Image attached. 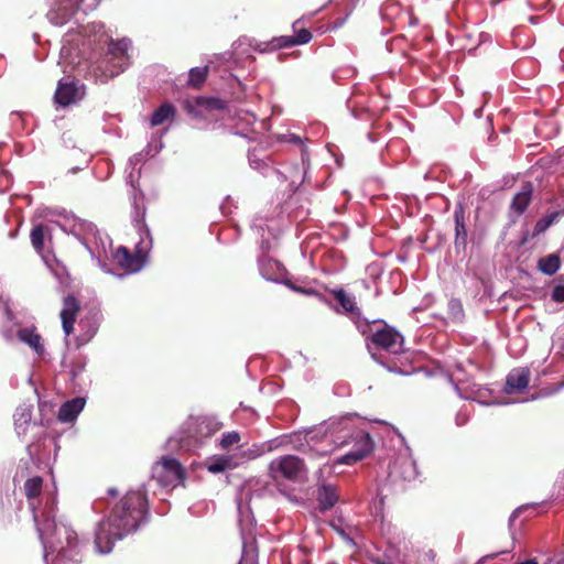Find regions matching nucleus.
Segmentation results:
<instances>
[{
    "instance_id": "nucleus-58",
    "label": "nucleus",
    "mask_w": 564,
    "mask_h": 564,
    "mask_svg": "<svg viewBox=\"0 0 564 564\" xmlns=\"http://www.w3.org/2000/svg\"><path fill=\"white\" fill-rule=\"evenodd\" d=\"M500 1H501V0H492V3H494V4H497V3H499Z\"/></svg>"
},
{
    "instance_id": "nucleus-35",
    "label": "nucleus",
    "mask_w": 564,
    "mask_h": 564,
    "mask_svg": "<svg viewBox=\"0 0 564 564\" xmlns=\"http://www.w3.org/2000/svg\"><path fill=\"white\" fill-rule=\"evenodd\" d=\"M402 470L400 471V477H402L406 481L414 480L417 477L416 464L411 458H404L401 462Z\"/></svg>"
},
{
    "instance_id": "nucleus-14",
    "label": "nucleus",
    "mask_w": 564,
    "mask_h": 564,
    "mask_svg": "<svg viewBox=\"0 0 564 564\" xmlns=\"http://www.w3.org/2000/svg\"><path fill=\"white\" fill-rule=\"evenodd\" d=\"M288 443L290 444V436L273 438L262 444H253L248 449L242 451L240 453V457L237 458L236 462H240V464H242L246 460L256 459L265 453L272 452L273 449H276Z\"/></svg>"
},
{
    "instance_id": "nucleus-57",
    "label": "nucleus",
    "mask_w": 564,
    "mask_h": 564,
    "mask_svg": "<svg viewBox=\"0 0 564 564\" xmlns=\"http://www.w3.org/2000/svg\"><path fill=\"white\" fill-rule=\"evenodd\" d=\"M238 511H239V514L241 516L242 514L241 505H238Z\"/></svg>"
},
{
    "instance_id": "nucleus-23",
    "label": "nucleus",
    "mask_w": 564,
    "mask_h": 564,
    "mask_svg": "<svg viewBox=\"0 0 564 564\" xmlns=\"http://www.w3.org/2000/svg\"><path fill=\"white\" fill-rule=\"evenodd\" d=\"M339 495L337 488L330 484H323L317 489V501L319 509L326 511L332 509L338 501Z\"/></svg>"
},
{
    "instance_id": "nucleus-30",
    "label": "nucleus",
    "mask_w": 564,
    "mask_h": 564,
    "mask_svg": "<svg viewBox=\"0 0 564 564\" xmlns=\"http://www.w3.org/2000/svg\"><path fill=\"white\" fill-rule=\"evenodd\" d=\"M333 293L344 312L352 314L359 312L354 296L347 294L344 290H335Z\"/></svg>"
},
{
    "instance_id": "nucleus-18",
    "label": "nucleus",
    "mask_w": 564,
    "mask_h": 564,
    "mask_svg": "<svg viewBox=\"0 0 564 564\" xmlns=\"http://www.w3.org/2000/svg\"><path fill=\"white\" fill-rule=\"evenodd\" d=\"M79 305L77 300L68 295L64 299L63 310L61 311L62 327L66 336L70 335L74 329V322L78 312Z\"/></svg>"
},
{
    "instance_id": "nucleus-53",
    "label": "nucleus",
    "mask_w": 564,
    "mask_h": 564,
    "mask_svg": "<svg viewBox=\"0 0 564 564\" xmlns=\"http://www.w3.org/2000/svg\"><path fill=\"white\" fill-rule=\"evenodd\" d=\"M108 495L109 496H116L117 495V489L116 488H109L108 489Z\"/></svg>"
},
{
    "instance_id": "nucleus-55",
    "label": "nucleus",
    "mask_w": 564,
    "mask_h": 564,
    "mask_svg": "<svg viewBox=\"0 0 564 564\" xmlns=\"http://www.w3.org/2000/svg\"><path fill=\"white\" fill-rule=\"evenodd\" d=\"M292 289H294V290H295V291H297V292H305V291H304L303 289H301V288H294V286H293Z\"/></svg>"
},
{
    "instance_id": "nucleus-59",
    "label": "nucleus",
    "mask_w": 564,
    "mask_h": 564,
    "mask_svg": "<svg viewBox=\"0 0 564 564\" xmlns=\"http://www.w3.org/2000/svg\"><path fill=\"white\" fill-rule=\"evenodd\" d=\"M187 109H188V111H192V108H191V106H189V102H187Z\"/></svg>"
},
{
    "instance_id": "nucleus-56",
    "label": "nucleus",
    "mask_w": 564,
    "mask_h": 564,
    "mask_svg": "<svg viewBox=\"0 0 564 564\" xmlns=\"http://www.w3.org/2000/svg\"><path fill=\"white\" fill-rule=\"evenodd\" d=\"M96 333V327L91 328L89 337H91Z\"/></svg>"
},
{
    "instance_id": "nucleus-7",
    "label": "nucleus",
    "mask_w": 564,
    "mask_h": 564,
    "mask_svg": "<svg viewBox=\"0 0 564 564\" xmlns=\"http://www.w3.org/2000/svg\"><path fill=\"white\" fill-rule=\"evenodd\" d=\"M86 0H52L47 11L48 21L57 26H63L73 19L78 22L77 15L95 8V3L86 4Z\"/></svg>"
},
{
    "instance_id": "nucleus-10",
    "label": "nucleus",
    "mask_w": 564,
    "mask_h": 564,
    "mask_svg": "<svg viewBox=\"0 0 564 564\" xmlns=\"http://www.w3.org/2000/svg\"><path fill=\"white\" fill-rule=\"evenodd\" d=\"M455 389L462 399L476 401L484 405H492V404L506 405V404L511 403V401L506 400V399H502V400L492 399L491 390L489 388L480 386L475 382L457 383L455 386Z\"/></svg>"
},
{
    "instance_id": "nucleus-15",
    "label": "nucleus",
    "mask_w": 564,
    "mask_h": 564,
    "mask_svg": "<svg viewBox=\"0 0 564 564\" xmlns=\"http://www.w3.org/2000/svg\"><path fill=\"white\" fill-rule=\"evenodd\" d=\"M380 14L382 20L389 22H402L408 18L411 25H415L417 23L415 18L403 12L401 4L394 0L386 1L380 8Z\"/></svg>"
},
{
    "instance_id": "nucleus-61",
    "label": "nucleus",
    "mask_w": 564,
    "mask_h": 564,
    "mask_svg": "<svg viewBox=\"0 0 564 564\" xmlns=\"http://www.w3.org/2000/svg\"><path fill=\"white\" fill-rule=\"evenodd\" d=\"M545 564H553V561H552V560H549V562H547V563H545Z\"/></svg>"
},
{
    "instance_id": "nucleus-50",
    "label": "nucleus",
    "mask_w": 564,
    "mask_h": 564,
    "mask_svg": "<svg viewBox=\"0 0 564 564\" xmlns=\"http://www.w3.org/2000/svg\"><path fill=\"white\" fill-rule=\"evenodd\" d=\"M492 557H495V554L484 556V557H481V558L477 562V564H484L488 558H492Z\"/></svg>"
},
{
    "instance_id": "nucleus-46",
    "label": "nucleus",
    "mask_w": 564,
    "mask_h": 564,
    "mask_svg": "<svg viewBox=\"0 0 564 564\" xmlns=\"http://www.w3.org/2000/svg\"><path fill=\"white\" fill-rule=\"evenodd\" d=\"M346 20H347V17H345L344 19H340V20H336V21H334V23H333V26H332V28H333L334 30H335V29H339V28H341V26L344 25V23H345V21H346Z\"/></svg>"
},
{
    "instance_id": "nucleus-12",
    "label": "nucleus",
    "mask_w": 564,
    "mask_h": 564,
    "mask_svg": "<svg viewBox=\"0 0 564 564\" xmlns=\"http://www.w3.org/2000/svg\"><path fill=\"white\" fill-rule=\"evenodd\" d=\"M131 47V41L122 39L119 41H111L109 43L108 53L111 56L110 63L112 68H109L110 76H116L122 73L130 63V56L128 54Z\"/></svg>"
},
{
    "instance_id": "nucleus-45",
    "label": "nucleus",
    "mask_w": 564,
    "mask_h": 564,
    "mask_svg": "<svg viewBox=\"0 0 564 564\" xmlns=\"http://www.w3.org/2000/svg\"><path fill=\"white\" fill-rule=\"evenodd\" d=\"M89 32L98 34L102 31L104 25L101 23H91L88 25Z\"/></svg>"
},
{
    "instance_id": "nucleus-42",
    "label": "nucleus",
    "mask_w": 564,
    "mask_h": 564,
    "mask_svg": "<svg viewBox=\"0 0 564 564\" xmlns=\"http://www.w3.org/2000/svg\"><path fill=\"white\" fill-rule=\"evenodd\" d=\"M469 417H470V411L466 406H463L456 413L455 423L457 426H463L469 421Z\"/></svg>"
},
{
    "instance_id": "nucleus-24",
    "label": "nucleus",
    "mask_w": 564,
    "mask_h": 564,
    "mask_svg": "<svg viewBox=\"0 0 564 564\" xmlns=\"http://www.w3.org/2000/svg\"><path fill=\"white\" fill-rule=\"evenodd\" d=\"M240 465V462H236L234 456L221 455L209 458L206 462V468L213 474L224 473L227 469H232Z\"/></svg>"
},
{
    "instance_id": "nucleus-60",
    "label": "nucleus",
    "mask_w": 564,
    "mask_h": 564,
    "mask_svg": "<svg viewBox=\"0 0 564 564\" xmlns=\"http://www.w3.org/2000/svg\"><path fill=\"white\" fill-rule=\"evenodd\" d=\"M62 229L66 231L67 230L66 225L62 226Z\"/></svg>"
},
{
    "instance_id": "nucleus-43",
    "label": "nucleus",
    "mask_w": 564,
    "mask_h": 564,
    "mask_svg": "<svg viewBox=\"0 0 564 564\" xmlns=\"http://www.w3.org/2000/svg\"><path fill=\"white\" fill-rule=\"evenodd\" d=\"M552 299L555 302H564V285H556L553 289Z\"/></svg>"
},
{
    "instance_id": "nucleus-52",
    "label": "nucleus",
    "mask_w": 564,
    "mask_h": 564,
    "mask_svg": "<svg viewBox=\"0 0 564 564\" xmlns=\"http://www.w3.org/2000/svg\"><path fill=\"white\" fill-rule=\"evenodd\" d=\"M1 178H2V180H6L7 182H9V181H10V175H9V173H7V172H2V176H1Z\"/></svg>"
},
{
    "instance_id": "nucleus-9",
    "label": "nucleus",
    "mask_w": 564,
    "mask_h": 564,
    "mask_svg": "<svg viewBox=\"0 0 564 564\" xmlns=\"http://www.w3.org/2000/svg\"><path fill=\"white\" fill-rule=\"evenodd\" d=\"M305 474L304 462L294 455L274 458L269 464V475L274 480H297Z\"/></svg>"
},
{
    "instance_id": "nucleus-37",
    "label": "nucleus",
    "mask_w": 564,
    "mask_h": 564,
    "mask_svg": "<svg viewBox=\"0 0 564 564\" xmlns=\"http://www.w3.org/2000/svg\"><path fill=\"white\" fill-rule=\"evenodd\" d=\"M43 259H44L45 263L47 264V267L53 272V274L58 280L59 284L62 286H67L69 284V276H68V273L66 272L65 268L59 264H55V267H54L53 263H51L50 260L44 256H43Z\"/></svg>"
},
{
    "instance_id": "nucleus-21",
    "label": "nucleus",
    "mask_w": 564,
    "mask_h": 564,
    "mask_svg": "<svg viewBox=\"0 0 564 564\" xmlns=\"http://www.w3.org/2000/svg\"><path fill=\"white\" fill-rule=\"evenodd\" d=\"M260 274L268 281L278 282L284 274L281 263L271 258L262 257L259 259Z\"/></svg>"
},
{
    "instance_id": "nucleus-20",
    "label": "nucleus",
    "mask_w": 564,
    "mask_h": 564,
    "mask_svg": "<svg viewBox=\"0 0 564 564\" xmlns=\"http://www.w3.org/2000/svg\"><path fill=\"white\" fill-rule=\"evenodd\" d=\"M85 403V399L80 397L66 401L59 408L57 415L58 420L63 423L73 422L84 410Z\"/></svg>"
},
{
    "instance_id": "nucleus-17",
    "label": "nucleus",
    "mask_w": 564,
    "mask_h": 564,
    "mask_svg": "<svg viewBox=\"0 0 564 564\" xmlns=\"http://www.w3.org/2000/svg\"><path fill=\"white\" fill-rule=\"evenodd\" d=\"M530 372L527 368L512 369L506 379L505 392L512 394L524 390L529 384Z\"/></svg>"
},
{
    "instance_id": "nucleus-2",
    "label": "nucleus",
    "mask_w": 564,
    "mask_h": 564,
    "mask_svg": "<svg viewBox=\"0 0 564 564\" xmlns=\"http://www.w3.org/2000/svg\"><path fill=\"white\" fill-rule=\"evenodd\" d=\"M43 480L35 476L24 484L25 496L42 542L45 564H79L77 535L64 521L55 520L56 496L48 494L44 505L39 499Z\"/></svg>"
},
{
    "instance_id": "nucleus-48",
    "label": "nucleus",
    "mask_w": 564,
    "mask_h": 564,
    "mask_svg": "<svg viewBox=\"0 0 564 564\" xmlns=\"http://www.w3.org/2000/svg\"><path fill=\"white\" fill-rule=\"evenodd\" d=\"M70 52V48L67 47L66 45H64L62 48H61V58H65Z\"/></svg>"
},
{
    "instance_id": "nucleus-39",
    "label": "nucleus",
    "mask_w": 564,
    "mask_h": 564,
    "mask_svg": "<svg viewBox=\"0 0 564 564\" xmlns=\"http://www.w3.org/2000/svg\"><path fill=\"white\" fill-rule=\"evenodd\" d=\"M141 154H137L129 160V165L132 166V171L127 175V183L130 184L133 188L135 187L134 183L138 181L140 172H134L135 166L141 162Z\"/></svg>"
},
{
    "instance_id": "nucleus-16",
    "label": "nucleus",
    "mask_w": 564,
    "mask_h": 564,
    "mask_svg": "<svg viewBox=\"0 0 564 564\" xmlns=\"http://www.w3.org/2000/svg\"><path fill=\"white\" fill-rule=\"evenodd\" d=\"M17 337L21 343L28 345L39 357L45 354L42 336L36 332L34 326L18 329Z\"/></svg>"
},
{
    "instance_id": "nucleus-28",
    "label": "nucleus",
    "mask_w": 564,
    "mask_h": 564,
    "mask_svg": "<svg viewBox=\"0 0 564 564\" xmlns=\"http://www.w3.org/2000/svg\"><path fill=\"white\" fill-rule=\"evenodd\" d=\"M467 242V229L462 210L455 212V245L465 247Z\"/></svg>"
},
{
    "instance_id": "nucleus-32",
    "label": "nucleus",
    "mask_w": 564,
    "mask_h": 564,
    "mask_svg": "<svg viewBox=\"0 0 564 564\" xmlns=\"http://www.w3.org/2000/svg\"><path fill=\"white\" fill-rule=\"evenodd\" d=\"M208 67H194L191 68L188 74V85L193 87H199L207 77Z\"/></svg>"
},
{
    "instance_id": "nucleus-34",
    "label": "nucleus",
    "mask_w": 564,
    "mask_h": 564,
    "mask_svg": "<svg viewBox=\"0 0 564 564\" xmlns=\"http://www.w3.org/2000/svg\"><path fill=\"white\" fill-rule=\"evenodd\" d=\"M448 318L454 323H459L464 318V308L462 302L457 299L448 301Z\"/></svg>"
},
{
    "instance_id": "nucleus-19",
    "label": "nucleus",
    "mask_w": 564,
    "mask_h": 564,
    "mask_svg": "<svg viewBox=\"0 0 564 564\" xmlns=\"http://www.w3.org/2000/svg\"><path fill=\"white\" fill-rule=\"evenodd\" d=\"M300 20H296L292 28L295 36L282 35L274 37L278 46L292 47L295 45H303L312 40V33L307 29H297Z\"/></svg>"
},
{
    "instance_id": "nucleus-36",
    "label": "nucleus",
    "mask_w": 564,
    "mask_h": 564,
    "mask_svg": "<svg viewBox=\"0 0 564 564\" xmlns=\"http://www.w3.org/2000/svg\"><path fill=\"white\" fill-rule=\"evenodd\" d=\"M248 45L259 53H268V52L276 51L279 48H284V46L276 45V42H274V37L272 40L265 41V42L249 40Z\"/></svg>"
},
{
    "instance_id": "nucleus-38",
    "label": "nucleus",
    "mask_w": 564,
    "mask_h": 564,
    "mask_svg": "<svg viewBox=\"0 0 564 564\" xmlns=\"http://www.w3.org/2000/svg\"><path fill=\"white\" fill-rule=\"evenodd\" d=\"M240 442V434L236 431L224 433L219 440V446L223 449H229Z\"/></svg>"
},
{
    "instance_id": "nucleus-33",
    "label": "nucleus",
    "mask_w": 564,
    "mask_h": 564,
    "mask_svg": "<svg viewBox=\"0 0 564 564\" xmlns=\"http://www.w3.org/2000/svg\"><path fill=\"white\" fill-rule=\"evenodd\" d=\"M31 242L34 249L41 253L44 246L45 227L43 225H36L31 231Z\"/></svg>"
},
{
    "instance_id": "nucleus-8",
    "label": "nucleus",
    "mask_w": 564,
    "mask_h": 564,
    "mask_svg": "<svg viewBox=\"0 0 564 564\" xmlns=\"http://www.w3.org/2000/svg\"><path fill=\"white\" fill-rule=\"evenodd\" d=\"M185 471L180 462L172 457H162L152 467V479L161 487L174 488L184 481Z\"/></svg>"
},
{
    "instance_id": "nucleus-47",
    "label": "nucleus",
    "mask_w": 564,
    "mask_h": 564,
    "mask_svg": "<svg viewBox=\"0 0 564 564\" xmlns=\"http://www.w3.org/2000/svg\"><path fill=\"white\" fill-rule=\"evenodd\" d=\"M524 507H520L518 509H516L511 516H510V519H509V522L512 523L514 521V519L519 516V513L522 511Z\"/></svg>"
},
{
    "instance_id": "nucleus-25",
    "label": "nucleus",
    "mask_w": 564,
    "mask_h": 564,
    "mask_svg": "<svg viewBox=\"0 0 564 564\" xmlns=\"http://www.w3.org/2000/svg\"><path fill=\"white\" fill-rule=\"evenodd\" d=\"M242 536V555L239 564H257L258 550L256 546L254 538L249 534L246 535L245 531L241 532Z\"/></svg>"
},
{
    "instance_id": "nucleus-3",
    "label": "nucleus",
    "mask_w": 564,
    "mask_h": 564,
    "mask_svg": "<svg viewBox=\"0 0 564 564\" xmlns=\"http://www.w3.org/2000/svg\"><path fill=\"white\" fill-rule=\"evenodd\" d=\"M149 507L144 487L129 490L101 520L95 533V547L100 554L112 551L117 541L134 533L148 521Z\"/></svg>"
},
{
    "instance_id": "nucleus-51",
    "label": "nucleus",
    "mask_w": 564,
    "mask_h": 564,
    "mask_svg": "<svg viewBox=\"0 0 564 564\" xmlns=\"http://www.w3.org/2000/svg\"><path fill=\"white\" fill-rule=\"evenodd\" d=\"M517 564H538V562L534 558H531L523 562H519Z\"/></svg>"
},
{
    "instance_id": "nucleus-44",
    "label": "nucleus",
    "mask_w": 564,
    "mask_h": 564,
    "mask_svg": "<svg viewBox=\"0 0 564 564\" xmlns=\"http://www.w3.org/2000/svg\"><path fill=\"white\" fill-rule=\"evenodd\" d=\"M281 140L284 142H290V143H300L301 142V138L293 133L284 134Z\"/></svg>"
},
{
    "instance_id": "nucleus-29",
    "label": "nucleus",
    "mask_w": 564,
    "mask_h": 564,
    "mask_svg": "<svg viewBox=\"0 0 564 564\" xmlns=\"http://www.w3.org/2000/svg\"><path fill=\"white\" fill-rule=\"evenodd\" d=\"M560 258L556 254H547L539 260L538 267L541 272L546 275H552L560 269Z\"/></svg>"
},
{
    "instance_id": "nucleus-40",
    "label": "nucleus",
    "mask_w": 564,
    "mask_h": 564,
    "mask_svg": "<svg viewBox=\"0 0 564 564\" xmlns=\"http://www.w3.org/2000/svg\"><path fill=\"white\" fill-rule=\"evenodd\" d=\"M196 105L198 107H204V108H208V109H223L224 108V101L218 98L198 97L196 99Z\"/></svg>"
},
{
    "instance_id": "nucleus-41",
    "label": "nucleus",
    "mask_w": 564,
    "mask_h": 564,
    "mask_svg": "<svg viewBox=\"0 0 564 564\" xmlns=\"http://www.w3.org/2000/svg\"><path fill=\"white\" fill-rule=\"evenodd\" d=\"M249 163L252 169L258 170L265 175L271 170L263 160L256 159L253 154H249Z\"/></svg>"
},
{
    "instance_id": "nucleus-49",
    "label": "nucleus",
    "mask_w": 564,
    "mask_h": 564,
    "mask_svg": "<svg viewBox=\"0 0 564 564\" xmlns=\"http://www.w3.org/2000/svg\"><path fill=\"white\" fill-rule=\"evenodd\" d=\"M307 160H308L307 151H306V149H303L302 150V162H303V165H306Z\"/></svg>"
},
{
    "instance_id": "nucleus-6",
    "label": "nucleus",
    "mask_w": 564,
    "mask_h": 564,
    "mask_svg": "<svg viewBox=\"0 0 564 564\" xmlns=\"http://www.w3.org/2000/svg\"><path fill=\"white\" fill-rule=\"evenodd\" d=\"M139 234L140 241L135 245L134 254H131L126 247L121 246L113 251L110 258L129 273L139 272L143 268L148 252L152 247L150 231L145 226L139 225Z\"/></svg>"
},
{
    "instance_id": "nucleus-27",
    "label": "nucleus",
    "mask_w": 564,
    "mask_h": 564,
    "mask_svg": "<svg viewBox=\"0 0 564 564\" xmlns=\"http://www.w3.org/2000/svg\"><path fill=\"white\" fill-rule=\"evenodd\" d=\"M175 115V108L171 104H163L151 116L150 123L152 127L160 126L172 119Z\"/></svg>"
},
{
    "instance_id": "nucleus-5",
    "label": "nucleus",
    "mask_w": 564,
    "mask_h": 564,
    "mask_svg": "<svg viewBox=\"0 0 564 564\" xmlns=\"http://www.w3.org/2000/svg\"><path fill=\"white\" fill-rule=\"evenodd\" d=\"M70 223L69 232L74 235L88 250L91 258L106 272H109L108 261L113 250L112 241L106 234H101L93 223L73 216L67 219Z\"/></svg>"
},
{
    "instance_id": "nucleus-31",
    "label": "nucleus",
    "mask_w": 564,
    "mask_h": 564,
    "mask_svg": "<svg viewBox=\"0 0 564 564\" xmlns=\"http://www.w3.org/2000/svg\"><path fill=\"white\" fill-rule=\"evenodd\" d=\"M563 215V212H553L541 219H539L534 226L533 229V236H538L542 232H544L551 225H553L561 216Z\"/></svg>"
},
{
    "instance_id": "nucleus-54",
    "label": "nucleus",
    "mask_w": 564,
    "mask_h": 564,
    "mask_svg": "<svg viewBox=\"0 0 564 564\" xmlns=\"http://www.w3.org/2000/svg\"><path fill=\"white\" fill-rule=\"evenodd\" d=\"M80 370H82V368H79L78 370H72L73 377L75 378Z\"/></svg>"
},
{
    "instance_id": "nucleus-1",
    "label": "nucleus",
    "mask_w": 564,
    "mask_h": 564,
    "mask_svg": "<svg viewBox=\"0 0 564 564\" xmlns=\"http://www.w3.org/2000/svg\"><path fill=\"white\" fill-rule=\"evenodd\" d=\"M356 421V416L351 414L330 417L317 427L290 435V444L299 452L316 456L327 455L338 447L351 446L349 452L336 459V463L352 465L373 449L370 435L357 429Z\"/></svg>"
},
{
    "instance_id": "nucleus-13",
    "label": "nucleus",
    "mask_w": 564,
    "mask_h": 564,
    "mask_svg": "<svg viewBox=\"0 0 564 564\" xmlns=\"http://www.w3.org/2000/svg\"><path fill=\"white\" fill-rule=\"evenodd\" d=\"M84 85H78L74 82L63 83L61 80L57 85L54 98L58 105L66 107L70 104L79 101L84 97Z\"/></svg>"
},
{
    "instance_id": "nucleus-11",
    "label": "nucleus",
    "mask_w": 564,
    "mask_h": 564,
    "mask_svg": "<svg viewBox=\"0 0 564 564\" xmlns=\"http://www.w3.org/2000/svg\"><path fill=\"white\" fill-rule=\"evenodd\" d=\"M371 341L378 348L393 355L404 350L403 336L392 327L384 326L377 329L371 336Z\"/></svg>"
},
{
    "instance_id": "nucleus-4",
    "label": "nucleus",
    "mask_w": 564,
    "mask_h": 564,
    "mask_svg": "<svg viewBox=\"0 0 564 564\" xmlns=\"http://www.w3.org/2000/svg\"><path fill=\"white\" fill-rule=\"evenodd\" d=\"M221 427L223 423L215 416H189L181 431L167 440V446L171 449L195 452L203 447L206 441Z\"/></svg>"
},
{
    "instance_id": "nucleus-22",
    "label": "nucleus",
    "mask_w": 564,
    "mask_h": 564,
    "mask_svg": "<svg viewBox=\"0 0 564 564\" xmlns=\"http://www.w3.org/2000/svg\"><path fill=\"white\" fill-rule=\"evenodd\" d=\"M32 410L33 405L31 403H22L17 408L13 419L18 436H22L26 433L32 420Z\"/></svg>"
},
{
    "instance_id": "nucleus-26",
    "label": "nucleus",
    "mask_w": 564,
    "mask_h": 564,
    "mask_svg": "<svg viewBox=\"0 0 564 564\" xmlns=\"http://www.w3.org/2000/svg\"><path fill=\"white\" fill-rule=\"evenodd\" d=\"M532 192H533L532 185L530 183H525L522 186L521 191L514 195L512 203H511V208L517 214L520 215L527 209L528 205L531 202Z\"/></svg>"
}]
</instances>
